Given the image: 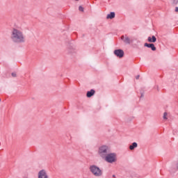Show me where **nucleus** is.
<instances>
[{"label": "nucleus", "mask_w": 178, "mask_h": 178, "mask_svg": "<svg viewBox=\"0 0 178 178\" xmlns=\"http://www.w3.org/2000/svg\"><path fill=\"white\" fill-rule=\"evenodd\" d=\"M10 38L13 42H15L17 44H22L23 42H26V36H24V33L23 31L14 28L11 32Z\"/></svg>", "instance_id": "obj_1"}, {"label": "nucleus", "mask_w": 178, "mask_h": 178, "mask_svg": "<svg viewBox=\"0 0 178 178\" xmlns=\"http://www.w3.org/2000/svg\"><path fill=\"white\" fill-rule=\"evenodd\" d=\"M109 152V148L106 145H103L99 147L98 154L103 159L107 156Z\"/></svg>", "instance_id": "obj_2"}, {"label": "nucleus", "mask_w": 178, "mask_h": 178, "mask_svg": "<svg viewBox=\"0 0 178 178\" xmlns=\"http://www.w3.org/2000/svg\"><path fill=\"white\" fill-rule=\"evenodd\" d=\"M90 170L94 176H96V177H99L102 175V170L97 165H91L90 167Z\"/></svg>", "instance_id": "obj_3"}, {"label": "nucleus", "mask_w": 178, "mask_h": 178, "mask_svg": "<svg viewBox=\"0 0 178 178\" xmlns=\"http://www.w3.org/2000/svg\"><path fill=\"white\" fill-rule=\"evenodd\" d=\"M103 159H105L108 163H113V162H116V154L115 153H107L106 156Z\"/></svg>", "instance_id": "obj_4"}, {"label": "nucleus", "mask_w": 178, "mask_h": 178, "mask_svg": "<svg viewBox=\"0 0 178 178\" xmlns=\"http://www.w3.org/2000/svg\"><path fill=\"white\" fill-rule=\"evenodd\" d=\"M114 54L115 56H118V58H123L124 51L122 49H117L114 51Z\"/></svg>", "instance_id": "obj_5"}, {"label": "nucleus", "mask_w": 178, "mask_h": 178, "mask_svg": "<svg viewBox=\"0 0 178 178\" xmlns=\"http://www.w3.org/2000/svg\"><path fill=\"white\" fill-rule=\"evenodd\" d=\"M121 40L125 43V44H131L133 42V40L130 39L127 35H122L121 36Z\"/></svg>", "instance_id": "obj_6"}, {"label": "nucleus", "mask_w": 178, "mask_h": 178, "mask_svg": "<svg viewBox=\"0 0 178 178\" xmlns=\"http://www.w3.org/2000/svg\"><path fill=\"white\" fill-rule=\"evenodd\" d=\"M38 178H48V175H47V172H45V170H42L39 172Z\"/></svg>", "instance_id": "obj_7"}, {"label": "nucleus", "mask_w": 178, "mask_h": 178, "mask_svg": "<svg viewBox=\"0 0 178 178\" xmlns=\"http://www.w3.org/2000/svg\"><path fill=\"white\" fill-rule=\"evenodd\" d=\"M144 46L151 48L152 51H156V47H155V44H154L145 43Z\"/></svg>", "instance_id": "obj_8"}, {"label": "nucleus", "mask_w": 178, "mask_h": 178, "mask_svg": "<svg viewBox=\"0 0 178 178\" xmlns=\"http://www.w3.org/2000/svg\"><path fill=\"white\" fill-rule=\"evenodd\" d=\"M95 94V90H94L93 89L90 90V91H88L86 96L88 97V98H91V97H92V95H94Z\"/></svg>", "instance_id": "obj_9"}, {"label": "nucleus", "mask_w": 178, "mask_h": 178, "mask_svg": "<svg viewBox=\"0 0 178 178\" xmlns=\"http://www.w3.org/2000/svg\"><path fill=\"white\" fill-rule=\"evenodd\" d=\"M137 147H138V145L137 144V143L134 142L129 146V149H131V151H133V149H134V148H137Z\"/></svg>", "instance_id": "obj_10"}, {"label": "nucleus", "mask_w": 178, "mask_h": 178, "mask_svg": "<svg viewBox=\"0 0 178 178\" xmlns=\"http://www.w3.org/2000/svg\"><path fill=\"white\" fill-rule=\"evenodd\" d=\"M148 41H149V42H156V38L154 35L152 38L149 37L148 38Z\"/></svg>", "instance_id": "obj_11"}, {"label": "nucleus", "mask_w": 178, "mask_h": 178, "mask_svg": "<svg viewBox=\"0 0 178 178\" xmlns=\"http://www.w3.org/2000/svg\"><path fill=\"white\" fill-rule=\"evenodd\" d=\"M107 19H113L115 17V13L112 12L107 15Z\"/></svg>", "instance_id": "obj_12"}, {"label": "nucleus", "mask_w": 178, "mask_h": 178, "mask_svg": "<svg viewBox=\"0 0 178 178\" xmlns=\"http://www.w3.org/2000/svg\"><path fill=\"white\" fill-rule=\"evenodd\" d=\"M163 118L164 120H168V113L165 112Z\"/></svg>", "instance_id": "obj_13"}, {"label": "nucleus", "mask_w": 178, "mask_h": 178, "mask_svg": "<svg viewBox=\"0 0 178 178\" xmlns=\"http://www.w3.org/2000/svg\"><path fill=\"white\" fill-rule=\"evenodd\" d=\"M79 10L81 12H84V8H83V6H79Z\"/></svg>", "instance_id": "obj_14"}, {"label": "nucleus", "mask_w": 178, "mask_h": 178, "mask_svg": "<svg viewBox=\"0 0 178 178\" xmlns=\"http://www.w3.org/2000/svg\"><path fill=\"white\" fill-rule=\"evenodd\" d=\"M12 76H13V77H16V73L15 72H13L12 73Z\"/></svg>", "instance_id": "obj_15"}, {"label": "nucleus", "mask_w": 178, "mask_h": 178, "mask_svg": "<svg viewBox=\"0 0 178 178\" xmlns=\"http://www.w3.org/2000/svg\"><path fill=\"white\" fill-rule=\"evenodd\" d=\"M174 3L177 4L178 3V0H174Z\"/></svg>", "instance_id": "obj_16"}, {"label": "nucleus", "mask_w": 178, "mask_h": 178, "mask_svg": "<svg viewBox=\"0 0 178 178\" xmlns=\"http://www.w3.org/2000/svg\"><path fill=\"white\" fill-rule=\"evenodd\" d=\"M136 80H138V79H140V75H137V76H136Z\"/></svg>", "instance_id": "obj_17"}, {"label": "nucleus", "mask_w": 178, "mask_h": 178, "mask_svg": "<svg viewBox=\"0 0 178 178\" xmlns=\"http://www.w3.org/2000/svg\"><path fill=\"white\" fill-rule=\"evenodd\" d=\"M175 12H178V7L175 8Z\"/></svg>", "instance_id": "obj_18"}, {"label": "nucleus", "mask_w": 178, "mask_h": 178, "mask_svg": "<svg viewBox=\"0 0 178 178\" xmlns=\"http://www.w3.org/2000/svg\"><path fill=\"white\" fill-rule=\"evenodd\" d=\"M75 1H80V0H75Z\"/></svg>", "instance_id": "obj_19"}, {"label": "nucleus", "mask_w": 178, "mask_h": 178, "mask_svg": "<svg viewBox=\"0 0 178 178\" xmlns=\"http://www.w3.org/2000/svg\"><path fill=\"white\" fill-rule=\"evenodd\" d=\"M0 101H1V99H0Z\"/></svg>", "instance_id": "obj_20"}]
</instances>
